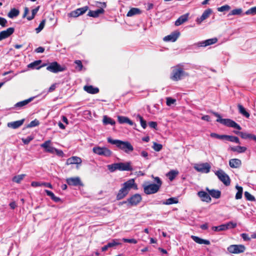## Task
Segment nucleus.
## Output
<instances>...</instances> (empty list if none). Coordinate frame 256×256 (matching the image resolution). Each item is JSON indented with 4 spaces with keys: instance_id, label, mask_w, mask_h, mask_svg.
Masks as SVG:
<instances>
[{
    "instance_id": "ddd939ff",
    "label": "nucleus",
    "mask_w": 256,
    "mask_h": 256,
    "mask_svg": "<svg viewBox=\"0 0 256 256\" xmlns=\"http://www.w3.org/2000/svg\"><path fill=\"white\" fill-rule=\"evenodd\" d=\"M40 9V6H38L35 8L33 9L32 10V15L30 16H27L29 12V8L28 7H25L24 8V13L22 16V18H26V19L28 20H33L37 12H38Z\"/></svg>"
},
{
    "instance_id": "7c9ffc66",
    "label": "nucleus",
    "mask_w": 256,
    "mask_h": 256,
    "mask_svg": "<svg viewBox=\"0 0 256 256\" xmlns=\"http://www.w3.org/2000/svg\"><path fill=\"white\" fill-rule=\"evenodd\" d=\"M192 238L198 244H204L206 245L210 244V242L207 240H204L197 236H192Z\"/></svg>"
},
{
    "instance_id": "9b49d317",
    "label": "nucleus",
    "mask_w": 256,
    "mask_h": 256,
    "mask_svg": "<svg viewBox=\"0 0 256 256\" xmlns=\"http://www.w3.org/2000/svg\"><path fill=\"white\" fill-rule=\"evenodd\" d=\"M218 42V38H214L198 42L194 44V46L197 47H206L208 46L216 44Z\"/></svg>"
},
{
    "instance_id": "de8ad7c7",
    "label": "nucleus",
    "mask_w": 256,
    "mask_h": 256,
    "mask_svg": "<svg viewBox=\"0 0 256 256\" xmlns=\"http://www.w3.org/2000/svg\"><path fill=\"white\" fill-rule=\"evenodd\" d=\"M226 134L220 135L218 134L212 132L210 134V136L212 138H218L219 140H225Z\"/></svg>"
},
{
    "instance_id": "864d4df0",
    "label": "nucleus",
    "mask_w": 256,
    "mask_h": 256,
    "mask_svg": "<svg viewBox=\"0 0 256 256\" xmlns=\"http://www.w3.org/2000/svg\"><path fill=\"white\" fill-rule=\"evenodd\" d=\"M40 124V122L36 119L30 122V123L27 126V128H32L38 126Z\"/></svg>"
},
{
    "instance_id": "b1692460",
    "label": "nucleus",
    "mask_w": 256,
    "mask_h": 256,
    "mask_svg": "<svg viewBox=\"0 0 256 256\" xmlns=\"http://www.w3.org/2000/svg\"><path fill=\"white\" fill-rule=\"evenodd\" d=\"M24 121V119L8 122L7 126L8 128L12 129H16L22 126Z\"/></svg>"
},
{
    "instance_id": "4be33fe9",
    "label": "nucleus",
    "mask_w": 256,
    "mask_h": 256,
    "mask_svg": "<svg viewBox=\"0 0 256 256\" xmlns=\"http://www.w3.org/2000/svg\"><path fill=\"white\" fill-rule=\"evenodd\" d=\"M34 97H30L27 100L19 102L14 105V108L20 110L31 102L34 99Z\"/></svg>"
},
{
    "instance_id": "c756f323",
    "label": "nucleus",
    "mask_w": 256,
    "mask_h": 256,
    "mask_svg": "<svg viewBox=\"0 0 256 256\" xmlns=\"http://www.w3.org/2000/svg\"><path fill=\"white\" fill-rule=\"evenodd\" d=\"M120 242H117L116 240H112V242H108L106 245L102 247V252L106 251L108 248L120 245Z\"/></svg>"
},
{
    "instance_id": "f257e3e1",
    "label": "nucleus",
    "mask_w": 256,
    "mask_h": 256,
    "mask_svg": "<svg viewBox=\"0 0 256 256\" xmlns=\"http://www.w3.org/2000/svg\"><path fill=\"white\" fill-rule=\"evenodd\" d=\"M131 189H138V186L135 183L134 178L130 179L122 184V188L118 190L116 195V200H119L124 198Z\"/></svg>"
},
{
    "instance_id": "052dcab7",
    "label": "nucleus",
    "mask_w": 256,
    "mask_h": 256,
    "mask_svg": "<svg viewBox=\"0 0 256 256\" xmlns=\"http://www.w3.org/2000/svg\"><path fill=\"white\" fill-rule=\"evenodd\" d=\"M122 240L124 242H128L130 244H136L138 242V241L136 240L134 238H123L122 239Z\"/></svg>"
},
{
    "instance_id": "5701e85b",
    "label": "nucleus",
    "mask_w": 256,
    "mask_h": 256,
    "mask_svg": "<svg viewBox=\"0 0 256 256\" xmlns=\"http://www.w3.org/2000/svg\"><path fill=\"white\" fill-rule=\"evenodd\" d=\"M212 10L210 8H208L205 10L202 13L200 17L198 18L196 22L198 24H200L203 20L207 18L210 15L212 14Z\"/></svg>"
},
{
    "instance_id": "7ed1b4c3",
    "label": "nucleus",
    "mask_w": 256,
    "mask_h": 256,
    "mask_svg": "<svg viewBox=\"0 0 256 256\" xmlns=\"http://www.w3.org/2000/svg\"><path fill=\"white\" fill-rule=\"evenodd\" d=\"M108 142L112 144H115L116 147L122 150L126 154H129L134 150L132 146L128 141L113 140L110 137H108Z\"/></svg>"
},
{
    "instance_id": "c9c22d12",
    "label": "nucleus",
    "mask_w": 256,
    "mask_h": 256,
    "mask_svg": "<svg viewBox=\"0 0 256 256\" xmlns=\"http://www.w3.org/2000/svg\"><path fill=\"white\" fill-rule=\"evenodd\" d=\"M20 14V10L16 8H12L8 13V16L10 18H13L18 16Z\"/></svg>"
},
{
    "instance_id": "a18cd8bd",
    "label": "nucleus",
    "mask_w": 256,
    "mask_h": 256,
    "mask_svg": "<svg viewBox=\"0 0 256 256\" xmlns=\"http://www.w3.org/2000/svg\"><path fill=\"white\" fill-rule=\"evenodd\" d=\"M137 120H139L140 125L142 127L145 129L147 126V124L146 120H145L142 116L138 114L136 116Z\"/></svg>"
},
{
    "instance_id": "f704fd0d",
    "label": "nucleus",
    "mask_w": 256,
    "mask_h": 256,
    "mask_svg": "<svg viewBox=\"0 0 256 256\" xmlns=\"http://www.w3.org/2000/svg\"><path fill=\"white\" fill-rule=\"evenodd\" d=\"M238 109L239 112L242 114V116H244L246 118H248L250 116V114L248 112L245 108L240 104H238Z\"/></svg>"
},
{
    "instance_id": "49530a36",
    "label": "nucleus",
    "mask_w": 256,
    "mask_h": 256,
    "mask_svg": "<svg viewBox=\"0 0 256 256\" xmlns=\"http://www.w3.org/2000/svg\"><path fill=\"white\" fill-rule=\"evenodd\" d=\"M242 10L241 8H236L231 10L228 14V16L240 15L242 14Z\"/></svg>"
},
{
    "instance_id": "0e129e2a",
    "label": "nucleus",
    "mask_w": 256,
    "mask_h": 256,
    "mask_svg": "<svg viewBox=\"0 0 256 256\" xmlns=\"http://www.w3.org/2000/svg\"><path fill=\"white\" fill-rule=\"evenodd\" d=\"M240 236L244 241H250L251 240V237H249L248 234L246 233H242L240 234Z\"/></svg>"
},
{
    "instance_id": "c03bdc74",
    "label": "nucleus",
    "mask_w": 256,
    "mask_h": 256,
    "mask_svg": "<svg viewBox=\"0 0 256 256\" xmlns=\"http://www.w3.org/2000/svg\"><path fill=\"white\" fill-rule=\"evenodd\" d=\"M25 176H26V174H22L13 177L12 180L14 182H15L17 184H20L21 182V181L24 178Z\"/></svg>"
},
{
    "instance_id": "f8f14e48",
    "label": "nucleus",
    "mask_w": 256,
    "mask_h": 256,
    "mask_svg": "<svg viewBox=\"0 0 256 256\" xmlns=\"http://www.w3.org/2000/svg\"><path fill=\"white\" fill-rule=\"evenodd\" d=\"M210 164L207 162L197 164L194 167L198 172L205 174L210 172Z\"/></svg>"
},
{
    "instance_id": "20e7f679",
    "label": "nucleus",
    "mask_w": 256,
    "mask_h": 256,
    "mask_svg": "<svg viewBox=\"0 0 256 256\" xmlns=\"http://www.w3.org/2000/svg\"><path fill=\"white\" fill-rule=\"evenodd\" d=\"M217 122H220V124L228 127L233 128L238 130H242L241 126L233 120L229 118H222L220 114L219 116H217Z\"/></svg>"
},
{
    "instance_id": "603ef678",
    "label": "nucleus",
    "mask_w": 256,
    "mask_h": 256,
    "mask_svg": "<svg viewBox=\"0 0 256 256\" xmlns=\"http://www.w3.org/2000/svg\"><path fill=\"white\" fill-rule=\"evenodd\" d=\"M152 148L155 151L160 152L162 149V146L160 144L154 142Z\"/></svg>"
},
{
    "instance_id": "338daca9",
    "label": "nucleus",
    "mask_w": 256,
    "mask_h": 256,
    "mask_svg": "<svg viewBox=\"0 0 256 256\" xmlns=\"http://www.w3.org/2000/svg\"><path fill=\"white\" fill-rule=\"evenodd\" d=\"M7 24V20L6 18L0 17V25L2 27L6 26V24Z\"/></svg>"
},
{
    "instance_id": "6e6552de",
    "label": "nucleus",
    "mask_w": 256,
    "mask_h": 256,
    "mask_svg": "<svg viewBox=\"0 0 256 256\" xmlns=\"http://www.w3.org/2000/svg\"><path fill=\"white\" fill-rule=\"evenodd\" d=\"M93 152L99 156H104L109 157L111 156L112 152L106 147L96 146L92 148Z\"/></svg>"
},
{
    "instance_id": "2f4dec72",
    "label": "nucleus",
    "mask_w": 256,
    "mask_h": 256,
    "mask_svg": "<svg viewBox=\"0 0 256 256\" xmlns=\"http://www.w3.org/2000/svg\"><path fill=\"white\" fill-rule=\"evenodd\" d=\"M142 13L141 10L136 8H132L130 9L126 14L127 16H132L134 15L140 14Z\"/></svg>"
},
{
    "instance_id": "4468645a",
    "label": "nucleus",
    "mask_w": 256,
    "mask_h": 256,
    "mask_svg": "<svg viewBox=\"0 0 256 256\" xmlns=\"http://www.w3.org/2000/svg\"><path fill=\"white\" fill-rule=\"evenodd\" d=\"M118 170L120 171H132L133 168L131 166V162H118Z\"/></svg>"
},
{
    "instance_id": "423d86ee",
    "label": "nucleus",
    "mask_w": 256,
    "mask_h": 256,
    "mask_svg": "<svg viewBox=\"0 0 256 256\" xmlns=\"http://www.w3.org/2000/svg\"><path fill=\"white\" fill-rule=\"evenodd\" d=\"M142 198L141 196L138 194H136L128 198L126 201L122 202V204L128 203V206H136L138 205L142 200Z\"/></svg>"
},
{
    "instance_id": "09e8293b",
    "label": "nucleus",
    "mask_w": 256,
    "mask_h": 256,
    "mask_svg": "<svg viewBox=\"0 0 256 256\" xmlns=\"http://www.w3.org/2000/svg\"><path fill=\"white\" fill-rule=\"evenodd\" d=\"M244 196L246 200L250 201V202H254L256 201V198L248 192H245L244 193Z\"/></svg>"
},
{
    "instance_id": "5fc2aeb1",
    "label": "nucleus",
    "mask_w": 256,
    "mask_h": 256,
    "mask_svg": "<svg viewBox=\"0 0 256 256\" xmlns=\"http://www.w3.org/2000/svg\"><path fill=\"white\" fill-rule=\"evenodd\" d=\"M246 15L252 14L254 15L256 14V6L252 7L246 10L245 13Z\"/></svg>"
},
{
    "instance_id": "a211bd4d",
    "label": "nucleus",
    "mask_w": 256,
    "mask_h": 256,
    "mask_svg": "<svg viewBox=\"0 0 256 256\" xmlns=\"http://www.w3.org/2000/svg\"><path fill=\"white\" fill-rule=\"evenodd\" d=\"M67 184L69 186H82V184L78 177L68 178L66 180Z\"/></svg>"
},
{
    "instance_id": "bf43d9fd",
    "label": "nucleus",
    "mask_w": 256,
    "mask_h": 256,
    "mask_svg": "<svg viewBox=\"0 0 256 256\" xmlns=\"http://www.w3.org/2000/svg\"><path fill=\"white\" fill-rule=\"evenodd\" d=\"M128 118L124 116H118V120L120 124H126L127 120Z\"/></svg>"
},
{
    "instance_id": "3c124183",
    "label": "nucleus",
    "mask_w": 256,
    "mask_h": 256,
    "mask_svg": "<svg viewBox=\"0 0 256 256\" xmlns=\"http://www.w3.org/2000/svg\"><path fill=\"white\" fill-rule=\"evenodd\" d=\"M46 22V20H43L40 24L36 28V32L37 34L39 33L44 28Z\"/></svg>"
},
{
    "instance_id": "412c9836",
    "label": "nucleus",
    "mask_w": 256,
    "mask_h": 256,
    "mask_svg": "<svg viewBox=\"0 0 256 256\" xmlns=\"http://www.w3.org/2000/svg\"><path fill=\"white\" fill-rule=\"evenodd\" d=\"M197 194L198 196V197L200 198L202 202H210L212 200V198L210 196V194H208L206 192L204 191H199L198 192Z\"/></svg>"
},
{
    "instance_id": "e433bc0d",
    "label": "nucleus",
    "mask_w": 256,
    "mask_h": 256,
    "mask_svg": "<svg viewBox=\"0 0 256 256\" xmlns=\"http://www.w3.org/2000/svg\"><path fill=\"white\" fill-rule=\"evenodd\" d=\"M212 230L216 232L224 231L228 230V226L224 224H222L218 226H213L212 228Z\"/></svg>"
},
{
    "instance_id": "473e14b6",
    "label": "nucleus",
    "mask_w": 256,
    "mask_h": 256,
    "mask_svg": "<svg viewBox=\"0 0 256 256\" xmlns=\"http://www.w3.org/2000/svg\"><path fill=\"white\" fill-rule=\"evenodd\" d=\"M230 150L234 152H237L238 153H243L246 150L247 148L245 146H236L230 147Z\"/></svg>"
},
{
    "instance_id": "72a5a7b5",
    "label": "nucleus",
    "mask_w": 256,
    "mask_h": 256,
    "mask_svg": "<svg viewBox=\"0 0 256 256\" xmlns=\"http://www.w3.org/2000/svg\"><path fill=\"white\" fill-rule=\"evenodd\" d=\"M240 137L243 139H251L256 142V136L245 132L240 133Z\"/></svg>"
},
{
    "instance_id": "ea45409f",
    "label": "nucleus",
    "mask_w": 256,
    "mask_h": 256,
    "mask_svg": "<svg viewBox=\"0 0 256 256\" xmlns=\"http://www.w3.org/2000/svg\"><path fill=\"white\" fill-rule=\"evenodd\" d=\"M225 140L236 144H240L238 138L234 136L226 135Z\"/></svg>"
},
{
    "instance_id": "9d476101",
    "label": "nucleus",
    "mask_w": 256,
    "mask_h": 256,
    "mask_svg": "<svg viewBox=\"0 0 256 256\" xmlns=\"http://www.w3.org/2000/svg\"><path fill=\"white\" fill-rule=\"evenodd\" d=\"M160 187L159 185H156L155 184H150L144 187V190L145 194H155L158 192Z\"/></svg>"
},
{
    "instance_id": "39448f33",
    "label": "nucleus",
    "mask_w": 256,
    "mask_h": 256,
    "mask_svg": "<svg viewBox=\"0 0 256 256\" xmlns=\"http://www.w3.org/2000/svg\"><path fill=\"white\" fill-rule=\"evenodd\" d=\"M216 175L224 184L228 186L230 184V180L228 176L222 170H219L215 172Z\"/></svg>"
},
{
    "instance_id": "13d9d810",
    "label": "nucleus",
    "mask_w": 256,
    "mask_h": 256,
    "mask_svg": "<svg viewBox=\"0 0 256 256\" xmlns=\"http://www.w3.org/2000/svg\"><path fill=\"white\" fill-rule=\"evenodd\" d=\"M34 138V137L33 136H30L26 138H22V140L24 144H28Z\"/></svg>"
},
{
    "instance_id": "c85d7f7f",
    "label": "nucleus",
    "mask_w": 256,
    "mask_h": 256,
    "mask_svg": "<svg viewBox=\"0 0 256 256\" xmlns=\"http://www.w3.org/2000/svg\"><path fill=\"white\" fill-rule=\"evenodd\" d=\"M241 164V160L239 159L232 158L229 160V165L232 168H239Z\"/></svg>"
},
{
    "instance_id": "680f3d73",
    "label": "nucleus",
    "mask_w": 256,
    "mask_h": 256,
    "mask_svg": "<svg viewBox=\"0 0 256 256\" xmlns=\"http://www.w3.org/2000/svg\"><path fill=\"white\" fill-rule=\"evenodd\" d=\"M176 102V100L170 97L166 98V104L168 106H170L172 104H174Z\"/></svg>"
},
{
    "instance_id": "8fccbe9b",
    "label": "nucleus",
    "mask_w": 256,
    "mask_h": 256,
    "mask_svg": "<svg viewBox=\"0 0 256 256\" xmlns=\"http://www.w3.org/2000/svg\"><path fill=\"white\" fill-rule=\"evenodd\" d=\"M107 166H108V170L112 172H115L116 170H118L117 163H114L112 164H108V165Z\"/></svg>"
},
{
    "instance_id": "2eb2a0df",
    "label": "nucleus",
    "mask_w": 256,
    "mask_h": 256,
    "mask_svg": "<svg viewBox=\"0 0 256 256\" xmlns=\"http://www.w3.org/2000/svg\"><path fill=\"white\" fill-rule=\"evenodd\" d=\"M180 36V32L178 31H174L172 32L170 34L164 36L163 40L164 42H174Z\"/></svg>"
},
{
    "instance_id": "4d7b16f0",
    "label": "nucleus",
    "mask_w": 256,
    "mask_h": 256,
    "mask_svg": "<svg viewBox=\"0 0 256 256\" xmlns=\"http://www.w3.org/2000/svg\"><path fill=\"white\" fill-rule=\"evenodd\" d=\"M74 63L76 64L75 68L76 70H78L79 71H80L81 70H82L83 66H82V62L80 60H75Z\"/></svg>"
},
{
    "instance_id": "e2e57ef3",
    "label": "nucleus",
    "mask_w": 256,
    "mask_h": 256,
    "mask_svg": "<svg viewBox=\"0 0 256 256\" xmlns=\"http://www.w3.org/2000/svg\"><path fill=\"white\" fill-rule=\"evenodd\" d=\"M225 225L228 226V230L230 228H234L236 226V224L232 222H229L226 224H225Z\"/></svg>"
},
{
    "instance_id": "aec40b11",
    "label": "nucleus",
    "mask_w": 256,
    "mask_h": 256,
    "mask_svg": "<svg viewBox=\"0 0 256 256\" xmlns=\"http://www.w3.org/2000/svg\"><path fill=\"white\" fill-rule=\"evenodd\" d=\"M42 62V60H35L28 65V68L31 69L39 70L41 68L44 67L47 65L46 64H44L41 66H40Z\"/></svg>"
},
{
    "instance_id": "cd10ccee",
    "label": "nucleus",
    "mask_w": 256,
    "mask_h": 256,
    "mask_svg": "<svg viewBox=\"0 0 256 256\" xmlns=\"http://www.w3.org/2000/svg\"><path fill=\"white\" fill-rule=\"evenodd\" d=\"M188 14H183L180 16L177 20L175 22V25L176 26H179L184 22L188 20Z\"/></svg>"
},
{
    "instance_id": "4c0bfd02",
    "label": "nucleus",
    "mask_w": 256,
    "mask_h": 256,
    "mask_svg": "<svg viewBox=\"0 0 256 256\" xmlns=\"http://www.w3.org/2000/svg\"><path fill=\"white\" fill-rule=\"evenodd\" d=\"M102 122L104 125L110 124L114 126L116 123L114 120L107 116H104Z\"/></svg>"
},
{
    "instance_id": "393cba45",
    "label": "nucleus",
    "mask_w": 256,
    "mask_h": 256,
    "mask_svg": "<svg viewBox=\"0 0 256 256\" xmlns=\"http://www.w3.org/2000/svg\"><path fill=\"white\" fill-rule=\"evenodd\" d=\"M104 12L103 8H100L96 10H90L88 14V16L92 18H98L100 14H102Z\"/></svg>"
},
{
    "instance_id": "6e6d98bb",
    "label": "nucleus",
    "mask_w": 256,
    "mask_h": 256,
    "mask_svg": "<svg viewBox=\"0 0 256 256\" xmlns=\"http://www.w3.org/2000/svg\"><path fill=\"white\" fill-rule=\"evenodd\" d=\"M230 9V6L226 4L218 8V10L220 12L228 11Z\"/></svg>"
},
{
    "instance_id": "a878e982",
    "label": "nucleus",
    "mask_w": 256,
    "mask_h": 256,
    "mask_svg": "<svg viewBox=\"0 0 256 256\" xmlns=\"http://www.w3.org/2000/svg\"><path fill=\"white\" fill-rule=\"evenodd\" d=\"M82 162V160L78 156H72L67 159L66 164L67 165L72 164H80Z\"/></svg>"
},
{
    "instance_id": "0eeeda50",
    "label": "nucleus",
    "mask_w": 256,
    "mask_h": 256,
    "mask_svg": "<svg viewBox=\"0 0 256 256\" xmlns=\"http://www.w3.org/2000/svg\"><path fill=\"white\" fill-rule=\"evenodd\" d=\"M46 70L53 73H58L64 71L66 68L61 66L58 62H54L48 65Z\"/></svg>"
},
{
    "instance_id": "a19ab883",
    "label": "nucleus",
    "mask_w": 256,
    "mask_h": 256,
    "mask_svg": "<svg viewBox=\"0 0 256 256\" xmlns=\"http://www.w3.org/2000/svg\"><path fill=\"white\" fill-rule=\"evenodd\" d=\"M178 199L176 198L172 197L167 199L166 201H163L162 203L163 204L170 205L172 204H177Z\"/></svg>"
},
{
    "instance_id": "bb28decb",
    "label": "nucleus",
    "mask_w": 256,
    "mask_h": 256,
    "mask_svg": "<svg viewBox=\"0 0 256 256\" xmlns=\"http://www.w3.org/2000/svg\"><path fill=\"white\" fill-rule=\"evenodd\" d=\"M84 88L86 92L90 94H96L99 92V89L98 88L91 85L85 86Z\"/></svg>"
},
{
    "instance_id": "58836bf2",
    "label": "nucleus",
    "mask_w": 256,
    "mask_h": 256,
    "mask_svg": "<svg viewBox=\"0 0 256 256\" xmlns=\"http://www.w3.org/2000/svg\"><path fill=\"white\" fill-rule=\"evenodd\" d=\"M209 194L213 198H218L220 197L221 192L219 190L212 189L209 191Z\"/></svg>"
},
{
    "instance_id": "dca6fc26",
    "label": "nucleus",
    "mask_w": 256,
    "mask_h": 256,
    "mask_svg": "<svg viewBox=\"0 0 256 256\" xmlns=\"http://www.w3.org/2000/svg\"><path fill=\"white\" fill-rule=\"evenodd\" d=\"M50 143L51 141L50 140H46L43 144H40V146L44 149L45 152L53 154L55 152L56 148L50 146Z\"/></svg>"
},
{
    "instance_id": "774afa93",
    "label": "nucleus",
    "mask_w": 256,
    "mask_h": 256,
    "mask_svg": "<svg viewBox=\"0 0 256 256\" xmlns=\"http://www.w3.org/2000/svg\"><path fill=\"white\" fill-rule=\"evenodd\" d=\"M148 126L150 128L156 130L158 124L156 122H148Z\"/></svg>"
},
{
    "instance_id": "69168bd1",
    "label": "nucleus",
    "mask_w": 256,
    "mask_h": 256,
    "mask_svg": "<svg viewBox=\"0 0 256 256\" xmlns=\"http://www.w3.org/2000/svg\"><path fill=\"white\" fill-rule=\"evenodd\" d=\"M140 156L144 158L146 160H148L150 158L148 156V152L145 150H142L140 152Z\"/></svg>"
},
{
    "instance_id": "6ab92c4d",
    "label": "nucleus",
    "mask_w": 256,
    "mask_h": 256,
    "mask_svg": "<svg viewBox=\"0 0 256 256\" xmlns=\"http://www.w3.org/2000/svg\"><path fill=\"white\" fill-rule=\"evenodd\" d=\"M14 32V28H9L6 30L0 32V41L9 37Z\"/></svg>"
},
{
    "instance_id": "f03ea898",
    "label": "nucleus",
    "mask_w": 256,
    "mask_h": 256,
    "mask_svg": "<svg viewBox=\"0 0 256 256\" xmlns=\"http://www.w3.org/2000/svg\"><path fill=\"white\" fill-rule=\"evenodd\" d=\"M184 64H180L173 66L170 74V78L173 81H178L188 76V72L184 70Z\"/></svg>"
},
{
    "instance_id": "f3484780",
    "label": "nucleus",
    "mask_w": 256,
    "mask_h": 256,
    "mask_svg": "<svg viewBox=\"0 0 256 256\" xmlns=\"http://www.w3.org/2000/svg\"><path fill=\"white\" fill-rule=\"evenodd\" d=\"M88 9V6H84L82 8H77L76 10L72 12L70 14V16L72 17L76 18L85 13Z\"/></svg>"
},
{
    "instance_id": "79ce46f5",
    "label": "nucleus",
    "mask_w": 256,
    "mask_h": 256,
    "mask_svg": "<svg viewBox=\"0 0 256 256\" xmlns=\"http://www.w3.org/2000/svg\"><path fill=\"white\" fill-rule=\"evenodd\" d=\"M178 174V171L171 170L166 174V176L168 177L170 180L172 181L175 178Z\"/></svg>"
},
{
    "instance_id": "1a4fd4ad",
    "label": "nucleus",
    "mask_w": 256,
    "mask_h": 256,
    "mask_svg": "<svg viewBox=\"0 0 256 256\" xmlns=\"http://www.w3.org/2000/svg\"><path fill=\"white\" fill-rule=\"evenodd\" d=\"M246 250V247L242 244H232L228 248V250L232 254H238L242 253Z\"/></svg>"
},
{
    "instance_id": "37998d69",
    "label": "nucleus",
    "mask_w": 256,
    "mask_h": 256,
    "mask_svg": "<svg viewBox=\"0 0 256 256\" xmlns=\"http://www.w3.org/2000/svg\"><path fill=\"white\" fill-rule=\"evenodd\" d=\"M236 188L237 189L238 192L236 193L235 198L236 200L240 199L242 198L243 188L242 186H238V185L236 186Z\"/></svg>"
}]
</instances>
